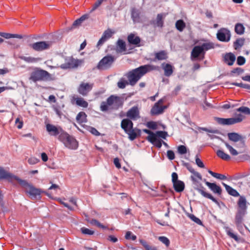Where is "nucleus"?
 Masks as SVG:
<instances>
[{
  "instance_id": "36",
  "label": "nucleus",
  "mask_w": 250,
  "mask_h": 250,
  "mask_svg": "<svg viewBox=\"0 0 250 250\" xmlns=\"http://www.w3.org/2000/svg\"><path fill=\"white\" fill-rule=\"evenodd\" d=\"M235 32L238 35H242L245 31V27L243 25L240 23H237L235 25Z\"/></svg>"
},
{
  "instance_id": "54",
  "label": "nucleus",
  "mask_w": 250,
  "mask_h": 250,
  "mask_svg": "<svg viewBox=\"0 0 250 250\" xmlns=\"http://www.w3.org/2000/svg\"><path fill=\"white\" fill-rule=\"evenodd\" d=\"M178 152L180 154H185L187 152V148L184 145H180L178 147Z\"/></svg>"
},
{
  "instance_id": "61",
  "label": "nucleus",
  "mask_w": 250,
  "mask_h": 250,
  "mask_svg": "<svg viewBox=\"0 0 250 250\" xmlns=\"http://www.w3.org/2000/svg\"><path fill=\"white\" fill-rule=\"evenodd\" d=\"M195 162L196 165L201 168H204L205 165L203 162L196 156L195 158Z\"/></svg>"
},
{
  "instance_id": "34",
  "label": "nucleus",
  "mask_w": 250,
  "mask_h": 250,
  "mask_svg": "<svg viewBox=\"0 0 250 250\" xmlns=\"http://www.w3.org/2000/svg\"><path fill=\"white\" fill-rule=\"evenodd\" d=\"M228 136L229 140L234 142H238L242 139L241 135L235 132L229 133Z\"/></svg>"
},
{
  "instance_id": "2",
  "label": "nucleus",
  "mask_w": 250,
  "mask_h": 250,
  "mask_svg": "<svg viewBox=\"0 0 250 250\" xmlns=\"http://www.w3.org/2000/svg\"><path fill=\"white\" fill-rule=\"evenodd\" d=\"M19 183L25 189V192L29 195V197L32 200L40 199L41 194L42 193L48 195L47 192L40 188H36L26 180L20 179L19 180Z\"/></svg>"
},
{
  "instance_id": "51",
  "label": "nucleus",
  "mask_w": 250,
  "mask_h": 250,
  "mask_svg": "<svg viewBox=\"0 0 250 250\" xmlns=\"http://www.w3.org/2000/svg\"><path fill=\"white\" fill-rule=\"evenodd\" d=\"M146 139L147 140H148L149 142H150L151 143L153 144V143H154L156 140L157 139V135H156V134H155L153 132H152V134H151L150 135H149L147 138H146Z\"/></svg>"
},
{
  "instance_id": "19",
  "label": "nucleus",
  "mask_w": 250,
  "mask_h": 250,
  "mask_svg": "<svg viewBox=\"0 0 250 250\" xmlns=\"http://www.w3.org/2000/svg\"><path fill=\"white\" fill-rule=\"evenodd\" d=\"M128 43L130 44L134 45L136 47H140L141 46V39L139 36H135L134 34L130 33L128 35L127 38Z\"/></svg>"
},
{
  "instance_id": "25",
  "label": "nucleus",
  "mask_w": 250,
  "mask_h": 250,
  "mask_svg": "<svg viewBox=\"0 0 250 250\" xmlns=\"http://www.w3.org/2000/svg\"><path fill=\"white\" fill-rule=\"evenodd\" d=\"M224 59L225 62L229 65H233L236 59L235 55L232 53L226 54Z\"/></svg>"
},
{
  "instance_id": "1",
  "label": "nucleus",
  "mask_w": 250,
  "mask_h": 250,
  "mask_svg": "<svg viewBox=\"0 0 250 250\" xmlns=\"http://www.w3.org/2000/svg\"><path fill=\"white\" fill-rule=\"evenodd\" d=\"M157 68L158 66L151 64L141 65L129 71L125 76L129 82V84L131 86H134L146 74L151 71L157 70Z\"/></svg>"
},
{
  "instance_id": "45",
  "label": "nucleus",
  "mask_w": 250,
  "mask_h": 250,
  "mask_svg": "<svg viewBox=\"0 0 250 250\" xmlns=\"http://www.w3.org/2000/svg\"><path fill=\"white\" fill-rule=\"evenodd\" d=\"M200 47H202L203 48V51L204 50H208L209 49H212L214 48V45L213 43L212 42H208L203 43Z\"/></svg>"
},
{
  "instance_id": "5",
  "label": "nucleus",
  "mask_w": 250,
  "mask_h": 250,
  "mask_svg": "<svg viewBox=\"0 0 250 250\" xmlns=\"http://www.w3.org/2000/svg\"><path fill=\"white\" fill-rule=\"evenodd\" d=\"M123 104V100L122 98L115 95H111L106 100V102H102L100 109L102 111L105 112L108 110L109 107L113 106L112 108L117 109L122 107Z\"/></svg>"
},
{
  "instance_id": "17",
  "label": "nucleus",
  "mask_w": 250,
  "mask_h": 250,
  "mask_svg": "<svg viewBox=\"0 0 250 250\" xmlns=\"http://www.w3.org/2000/svg\"><path fill=\"white\" fill-rule=\"evenodd\" d=\"M81 62H82L78 60L71 58L65 63L62 64L61 65V67L63 69L76 68L80 65Z\"/></svg>"
},
{
  "instance_id": "38",
  "label": "nucleus",
  "mask_w": 250,
  "mask_h": 250,
  "mask_svg": "<svg viewBox=\"0 0 250 250\" xmlns=\"http://www.w3.org/2000/svg\"><path fill=\"white\" fill-rule=\"evenodd\" d=\"M175 26L178 30L182 32L185 28L186 24L183 20H179L176 22Z\"/></svg>"
},
{
  "instance_id": "57",
  "label": "nucleus",
  "mask_w": 250,
  "mask_h": 250,
  "mask_svg": "<svg viewBox=\"0 0 250 250\" xmlns=\"http://www.w3.org/2000/svg\"><path fill=\"white\" fill-rule=\"evenodd\" d=\"M40 161V160L35 157H31L28 160V163L30 165H35Z\"/></svg>"
},
{
  "instance_id": "56",
  "label": "nucleus",
  "mask_w": 250,
  "mask_h": 250,
  "mask_svg": "<svg viewBox=\"0 0 250 250\" xmlns=\"http://www.w3.org/2000/svg\"><path fill=\"white\" fill-rule=\"evenodd\" d=\"M146 126L149 128L156 129L157 128V124L155 122L150 121L147 123Z\"/></svg>"
},
{
  "instance_id": "39",
  "label": "nucleus",
  "mask_w": 250,
  "mask_h": 250,
  "mask_svg": "<svg viewBox=\"0 0 250 250\" xmlns=\"http://www.w3.org/2000/svg\"><path fill=\"white\" fill-rule=\"evenodd\" d=\"M208 172L213 177L220 179V180H226L227 179V177L223 174L217 173L214 172L210 170H208Z\"/></svg>"
},
{
  "instance_id": "30",
  "label": "nucleus",
  "mask_w": 250,
  "mask_h": 250,
  "mask_svg": "<svg viewBox=\"0 0 250 250\" xmlns=\"http://www.w3.org/2000/svg\"><path fill=\"white\" fill-rule=\"evenodd\" d=\"M245 43V39L242 38H240L237 39L234 42H233V47L235 50H237L240 49L244 44Z\"/></svg>"
},
{
  "instance_id": "33",
  "label": "nucleus",
  "mask_w": 250,
  "mask_h": 250,
  "mask_svg": "<svg viewBox=\"0 0 250 250\" xmlns=\"http://www.w3.org/2000/svg\"><path fill=\"white\" fill-rule=\"evenodd\" d=\"M155 59L158 60H167L168 58L167 52L164 50L160 51L155 54Z\"/></svg>"
},
{
  "instance_id": "12",
  "label": "nucleus",
  "mask_w": 250,
  "mask_h": 250,
  "mask_svg": "<svg viewBox=\"0 0 250 250\" xmlns=\"http://www.w3.org/2000/svg\"><path fill=\"white\" fill-rule=\"evenodd\" d=\"M93 83L82 82L77 88L78 93L83 96H86L92 90Z\"/></svg>"
},
{
  "instance_id": "27",
  "label": "nucleus",
  "mask_w": 250,
  "mask_h": 250,
  "mask_svg": "<svg viewBox=\"0 0 250 250\" xmlns=\"http://www.w3.org/2000/svg\"><path fill=\"white\" fill-rule=\"evenodd\" d=\"M223 185L225 188L226 190L229 195L234 197H238L240 195L239 192L230 186L224 183H223Z\"/></svg>"
},
{
  "instance_id": "64",
  "label": "nucleus",
  "mask_w": 250,
  "mask_h": 250,
  "mask_svg": "<svg viewBox=\"0 0 250 250\" xmlns=\"http://www.w3.org/2000/svg\"><path fill=\"white\" fill-rule=\"evenodd\" d=\"M162 141L160 139H157L156 141L153 143V144L156 147L160 148L162 147Z\"/></svg>"
},
{
  "instance_id": "16",
  "label": "nucleus",
  "mask_w": 250,
  "mask_h": 250,
  "mask_svg": "<svg viewBox=\"0 0 250 250\" xmlns=\"http://www.w3.org/2000/svg\"><path fill=\"white\" fill-rule=\"evenodd\" d=\"M126 116L130 120H136L140 118V111L137 106H134L126 112Z\"/></svg>"
},
{
  "instance_id": "15",
  "label": "nucleus",
  "mask_w": 250,
  "mask_h": 250,
  "mask_svg": "<svg viewBox=\"0 0 250 250\" xmlns=\"http://www.w3.org/2000/svg\"><path fill=\"white\" fill-rule=\"evenodd\" d=\"M1 179H6L10 182H12L15 180L19 182L20 178L5 170L3 167H0V180Z\"/></svg>"
},
{
  "instance_id": "60",
  "label": "nucleus",
  "mask_w": 250,
  "mask_h": 250,
  "mask_svg": "<svg viewBox=\"0 0 250 250\" xmlns=\"http://www.w3.org/2000/svg\"><path fill=\"white\" fill-rule=\"evenodd\" d=\"M167 157L170 160H173L175 158V154L172 150H168L167 151Z\"/></svg>"
},
{
  "instance_id": "52",
  "label": "nucleus",
  "mask_w": 250,
  "mask_h": 250,
  "mask_svg": "<svg viewBox=\"0 0 250 250\" xmlns=\"http://www.w3.org/2000/svg\"><path fill=\"white\" fill-rule=\"evenodd\" d=\"M81 231L83 234H86V235H93L94 233V231L93 230H90L87 228L85 227H83L81 229Z\"/></svg>"
},
{
  "instance_id": "24",
  "label": "nucleus",
  "mask_w": 250,
  "mask_h": 250,
  "mask_svg": "<svg viewBox=\"0 0 250 250\" xmlns=\"http://www.w3.org/2000/svg\"><path fill=\"white\" fill-rule=\"evenodd\" d=\"M162 66L165 75L167 77L170 76L173 72V67L169 63H163Z\"/></svg>"
},
{
  "instance_id": "63",
  "label": "nucleus",
  "mask_w": 250,
  "mask_h": 250,
  "mask_svg": "<svg viewBox=\"0 0 250 250\" xmlns=\"http://www.w3.org/2000/svg\"><path fill=\"white\" fill-rule=\"evenodd\" d=\"M202 130L210 133L218 134L219 131L217 129H209L207 128L203 127Z\"/></svg>"
},
{
  "instance_id": "46",
  "label": "nucleus",
  "mask_w": 250,
  "mask_h": 250,
  "mask_svg": "<svg viewBox=\"0 0 250 250\" xmlns=\"http://www.w3.org/2000/svg\"><path fill=\"white\" fill-rule=\"evenodd\" d=\"M129 84V82L121 79L117 83V85L119 88L124 89L125 87L127 84Z\"/></svg>"
},
{
  "instance_id": "7",
  "label": "nucleus",
  "mask_w": 250,
  "mask_h": 250,
  "mask_svg": "<svg viewBox=\"0 0 250 250\" xmlns=\"http://www.w3.org/2000/svg\"><path fill=\"white\" fill-rule=\"evenodd\" d=\"M58 139L68 149L75 150L78 147V142L65 131L58 136Z\"/></svg>"
},
{
  "instance_id": "23",
  "label": "nucleus",
  "mask_w": 250,
  "mask_h": 250,
  "mask_svg": "<svg viewBox=\"0 0 250 250\" xmlns=\"http://www.w3.org/2000/svg\"><path fill=\"white\" fill-rule=\"evenodd\" d=\"M202 54H204L202 47H200V46H195L191 51V58L192 60L193 59H196Z\"/></svg>"
},
{
  "instance_id": "53",
  "label": "nucleus",
  "mask_w": 250,
  "mask_h": 250,
  "mask_svg": "<svg viewBox=\"0 0 250 250\" xmlns=\"http://www.w3.org/2000/svg\"><path fill=\"white\" fill-rule=\"evenodd\" d=\"M158 239L163 244H164L167 247H168L170 244L169 239L165 236H160Z\"/></svg>"
},
{
  "instance_id": "55",
  "label": "nucleus",
  "mask_w": 250,
  "mask_h": 250,
  "mask_svg": "<svg viewBox=\"0 0 250 250\" xmlns=\"http://www.w3.org/2000/svg\"><path fill=\"white\" fill-rule=\"evenodd\" d=\"M125 238L127 240L131 239L132 240H135L137 238V237L136 235L132 234L131 232L128 231L126 232L125 235Z\"/></svg>"
},
{
  "instance_id": "40",
  "label": "nucleus",
  "mask_w": 250,
  "mask_h": 250,
  "mask_svg": "<svg viewBox=\"0 0 250 250\" xmlns=\"http://www.w3.org/2000/svg\"><path fill=\"white\" fill-rule=\"evenodd\" d=\"M224 144L227 148L229 150L230 153L233 156H236L240 152H237L232 146L229 145L228 143L224 142Z\"/></svg>"
},
{
  "instance_id": "9",
  "label": "nucleus",
  "mask_w": 250,
  "mask_h": 250,
  "mask_svg": "<svg viewBox=\"0 0 250 250\" xmlns=\"http://www.w3.org/2000/svg\"><path fill=\"white\" fill-rule=\"evenodd\" d=\"M244 117L239 114L236 117L230 118H216V121L219 124L223 125H230L240 123L243 121Z\"/></svg>"
},
{
  "instance_id": "49",
  "label": "nucleus",
  "mask_w": 250,
  "mask_h": 250,
  "mask_svg": "<svg viewBox=\"0 0 250 250\" xmlns=\"http://www.w3.org/2000/svg\"><path fill=\"white\" fill-rule=\"evenodd\" d=\"M192 174H193V176H191V179L192 180V181L194 182V183H196L197 182V180H196V178H198L199 180H201L202 179V175H201L200 173H199V172L195 171L194 172H193Z\"/></svg>"
},
{
  "instance_id": "18",
  "label": "nucleus",
  "mask_w": 250,
  "mask_h": 250,
  "mask_svg": "<svg viewBox=\"0 0 250 250\" xmlns=\"http://www.w3.org/2000/svg\"><path fill=\"white\" fill-rule=\"evenodd\" d=\"M116 51L118 53H122L124 55L128 54L130 53V52L126 50L125 42L121 39L118 40L117 42Z\"/></svg>"
},
{
  "instance_id": "59",
  "label": "nucleus",
  "mask_w": 250,
  "mask_h": 250,
  "mask_svg": "<svg viewBox=\"0 0 250 250\" xmlns=\"http://www.w3.org/2000/svg\"><path fill=\"white\" fill-rule=\"evenodd\" d=\"M157 137H159L163 139H166L167 136V133L166 131H158L156 133Z\"/></svg>"
},
{
  "instance_id": "41",
  "label": "nucleus",
  "mask_w": 250,
  "mask_h": 250,
  "mask_svg": "<svg viewBox=\"0 0 250 250\" xmlns=\"http://www.w3.org/2000/svg\"><path fill=\"white\" fill-rule=\"evenodd\" d=\"M226 232L227 234L230 237L234 239L236 241L238 242L239 241V238L237 236V235L233 233L231 230L228 227L226 228Z\"/></svg>"
},
{
  "instance_id": "32",
  "label": "nucleus",
  "mask_w": 250,
  "mask_h": 250,
  "mask_svg": "<svg viewBox=\"0 0 250 250\" xmlns=\"http://www.w3.org/2000/svg\"><path fill=\"white\" fill-rule=\"evenodd\" d=\"M20 59L28 63H35L42 60L40 58L25 56H21L20 57Z\"/></svg>"
},
{
  "instance_id": "43",
  "label": "nucleus",
  "mask_w": 250,
  "mask_h": 250,
  "mask_svg": "<svg viewBox=\"0 0 250 250\" xmlns=\"http://www.w3.org/2000/svg\"><path fill=\"white\" fill-rule=\"evenodd\" d=\"M163 15L162 14H158L156 18V25L158 27H162L163 25Z\"/></svg>"
},
{
  "instance_id": "13",
  "label": "nucleus",
  "mask_w": 250,
  "mask_h": 250,
  "mask_svg": "<svg viewBox=\"0 0 250 250\" xmlns=\"http://www.w3.org/2000/svg\"><path fill=\"white\" fill-rule=\"evenodd\" d=\"M163 103L164 100L163 99H161L154 104L150 111V113L152 115H159L162 114L164 112V109L167 108V106L162 105Z\"/></svg>"
},
{
  "instance_id": "21",
  "label": "nucleus",
  "mask_w": 250,
  "mask_h": 250,
  "mask_svg": "<svg viewBox=\"0 0 250 250\" xmlns=\"http://www.w3.org/2000/svg\"><path fill=\"white\" fill-rule=\"evenodd\" d=\"M194 189L201 193L204 197L211 200L213 202L217 203V200L214 198L210 194L207 193L205 191V189L201 184H200L199 186H197L194 188Z\"/></svg>"
},
{
  "instance_id": "31",
  "label": "nucleus",
  "mask_w": 250,
  "mask_h": 250,
  "mask_svg": "<svg viewBox=\"0 0 250 250\" xmlns=\"http://www.w3.org/2000/svg\"><path fill=\"white\" fill-rule=\"evenodd\" d=\"M0 36L5 39L18 38L21 39L23 38L22 36L21 35L7 33L4 32H0Z\"/></svg>"
},
{
  "instance_id": "48",
  "label": "nucleus",
  "mask_w": 250,
  "mask_h": 250,
  "mask_svg": "<svg viewBox=\"0 0 250 250\" xmlns=\"http://www.w3.org/2000/svg\"><path fill=\"white\" fill-rule=\"evenodd\" d=\"M188 216L192 221H193L198 225H202V222L200 220V219L196 217L194 215L192 214H189L188 215Z\"/></svg>"
},
{
  "instance_id": "37",
  "label": "nucleus",
  "mask_w": 250,
  "mask_h": 250,
  "mask_svg": "<svg viewBox=\"0 0 250 250\" xmlns=\"http://www.w3.org/2000/svg\"><path fill=\"white\" fill-rule=\"evenodd\" d=\"M216 154H217V155L219 157H220V158H221L223 160H224L226 161H228L230 159V156L229 154L225 153L222 150H217V151L216 152Z\"/></svg>"
},
{
  "instance_id": "42",
  "label": "nucleus",
  "mask_w": 250,
  "mask_h": 250,
  "mask_svg": "<svg viewBox=\"0 0 250 250\" xmlns=\"http://www.w3.org/2000/svg\"><path fill=\"white\" fill-rule=\"evenodd\" d=\"M92 225H95L99 228H102L103 229H107V227L102 225L101 223H100L98 220L93 219L89 222Z\"/></svg>"
},
{
  "instance_id": "11",
  "label": "nucleus",
  "mask_w": 250,
  "mask_h": 250,
  "mask_svg": "<svg viewBox=\"0 0 250 250\" xmlns=\"http://www.w3.org/2000/svg\"><path fill=\"white\" fill-rule=\"evenodd\" d=\"M51 42L41 41L30 44L29 46L36 51H42L49 49L51 46Z\"/></svg>"
},
{
  "instance_id": "44",
  "label": "nucleus",
  "mask_w": 250,
  "mask_h": 250,
  "mask_svg": "<svg viewBox=\"0 0 250 250\" xmlns=\"http://www.w3.org/2000/svg\"><path fill=\"white\" fill-rule=\"evenodd\" d=\"M240 187H247L250 188V178L249 179H243L238 183Z\"/></svg>"
},
{
  "instance_id": "10",
  "label": "nucleus",
  "mask_w": 250,
  "mask_h": 250,
  "mask_svg": "<svg viewBox=\"0 0 250 250\" xmlns=\"http://www.w3.org/2000/svg\"><path fill=\"white\" fill-rule=\"evenodd\" d=\"M217 39L222 42H229L231 38L230 31L226 28H221L216 34Z\"/></svg>"
},
{
  "instance_id": "28",
  "label": "nucleus",
  "mask_w": 250,
  "mask_h": 250,
  "mask_svg": "<svg viewBox=\"0 0 250 250\" xmlns=\"http://www.w3.org/2000/svg\"><path fill=\"white\" fill-rule=\"evenodd\" d=\"M175 190L177 192L183 191L185 188V184L183 181H179L173 184Z\"/></svg>"
},
{
  "instance_id": "47",
  "label": "nucleus",
  "mask_w": 250,
  "mask_h": 250,
  "mask_svg": "<svg viewBox=\"0 0 250 250\" xmlns=\"http://www.w3.org/2000/svg\"><path fill=\"white\" fill-rule=\"evenodd\" d=\"M230 84L247 89L249 91V92H250V84L243 83H230Z\"/></svg>"
},
{
  "instance_id": "22",
  "label": "nucleus",
  "mask_w": 250,
  "mask_h": 250,
  "mask_svg": "<svg viewBox=\"0 0 250 250\" xmlns=\"http://www.w3.org/2000/svg\"><path fill=\"white\" fill-rule=\"evenodd\" d=\"M205 184L214 193L221 195L222 193L221 188L217 186L215 183H211L208 181L205 182Z\"/></svg>"
},
{
  "instance_id": "3",
  "label": "nucleus",
  "mask_w": 250,
  "mask_h": 250,
  "mask_svg": "<svg viewBox=\"0 0 250 250\" xmlns=\"http://www.w3.org/2000/svg\"><path fill=\"white\" fill-rule=\"evenodd\" d=\"M29 80L34 83L41 81H52L55 77L48 71L40 68L36 67L30 74Z\"/></svg>"
},
{
  "instance_id": "26",
  "label": "nucleus",
  "mask_w": 250,
  "mask_h": 250,
  "mask_svg": "<svg viewBox=\"0 0 250 250\" xmlns=\"http://www.w3.org/2000/svg\"><path fill=\"white\" fill-rule=\"evenodd\" d=\"M73 100L75 101V104L83 108H86L88 106V103L83 98L73 97Z\"/></svg>"
},
{
  "instance_id": "14",
  "label": "nucleus",
  "mask_w": 250,
  "mask_h": 250,
  "mask_svg": "<svg viewBox=\"0 0 250 250\" xmlns=\"http://www.w3.org/2000/svg\"><path fill=\"white\" fill-rule=\"evenodd\" d=\"M46 130L51 136H56L61 135L64 130L60 126H56L53 125L48 124L46 125Z\"/></svg>"
},
{
  "instance_id": "58",
  "label": "nucleus",
  "mask_w": 250,
  "mask_h": 250,
  "mask_svg": "<svg viewBox=\"0 0 250 250\" xmlns=\"http://www.w3.org/2000/svg\"><path fill=\"white\" fill-rule=\"evenodd\" d=\"M246 59L243 56H239L237 59V63L239 65H242L245 63Z\"/></svg>"
},
{
  "instance_id": "29",
  "label": "nucleus",
  "mask_w": 250,
  "mask_h": 250,
  "mask_svg": "<svg viewBox=\"0 0 250 250\" xmlns=\"http://www.w3.org/2000/svg\"><path fill=\"white\" fill-rule=\"evenodd\" d=\"M86 114L85 112L81 111L76 116V120L78 123L83 124L86 123L87 121Z\"/></svg>"
},
{
  "instance_id": "62",
  "label": "nucleus",
  "mask_w": 250,
  "mask_h": 250,
  "mask_svg": "<svg viewBox=\"0 0 250 250\" xmlns=\"http://www.w3.org/2000/svg\"><path fill=\"white\" fill-rule=\"evenodd\" d=\"M103 2V0H97L96 2L94 4L93 7L91 9V11H94L96 10L98 7H99L101 4Z\"/></svg>"
},
{
  "instance_id": "4",
  "label": "nucleus",
  "mask_w": 250,
  "mask_h": 250,
  "mask_svg": "<svg viewBox=\"0 0 250 250\" xmlns=\"http://www.w3.org/2000/svg\"><path fill=\"white\" fill-rule=\"evenodd\" d=\"M238 208L235 217V223L237 227H242L243 218L246 213L247 208V201L244 196H240L237 202Z\"/></svg>"
},
{
  "instance_id": "35",
  "label": "nucleus",
  "mask_w": 250,
  "mask_h": 250,
  "mask_svg": "<svg viewBox=\"0 0 250 250\" xmlns=\"http://www.w3.org/2000/svg\"><path fill=\"white\" fill-rule=\"evenodd\" d=\"M88 18V15H83L80 18L75 20L72 24V28H75L81 25L82 22Z\"/></svg>"
},
{
  "instance_id": "20",
  "label": "nucleus",
  "mask_w": 250,
  "mask_h": 250,
  "mask_svg": "<svg viewBox=\"0 0 250 250\" xmlns=\"http://www.w3.org/2000/svg\"><path fill=\"white\" fill-rule=\"evenodd\" d=\"M114 32L110 29L105 30L97 43V46H101L107 40L111 37Z\"/></svg>"
},
{
  "instance_id": "8",
  "label": "nucleus",
  "mask_w": 250,
  "mask_h": 250,
  "mask_svg": "<svg viewBox=\"0 0 250 250\" xmlns=\"http://www.w3.org/2000/svg\"><path fill=\"white\" fill-rule=\"evenodd\" d=\"M115 61V58L111 55H108L104 56L98 62L96 68L99 70H105L109 69Z\"/></svg>"
},
{
  "instance_id": "6",
  "label": "nucleus",
  "mask_w": 250,
  "mask_h": 250,
  "mask_svg": "<svg viewBox=\"0 0 250 250\" xmlns=\"http://www.w3.org/2000/svg\"><path fill=\"white\" fill-rule=\"evenodd\" d=\"M133 122L128 119H123L121 123V126L125 132L128 135V138L133 141L141 133V130L137 128H133Z\"/></svg>"
},
{
  "instance_id": "50",
  "label": "nucleus",
  "mask_w": 250,
  "mask_h": 250,
  "mask_svg": "<svg viewBox=\"0 0 250 250\" xmlns=\"http://www.w3.org/2000/svg\"><path fill=\"white\" fill-rule=\"evenodd\" d=\"M237 111L244 113L245 114L250 115V109L246 106H241L237 109Z\"/></svg>"
}]
</instances>
